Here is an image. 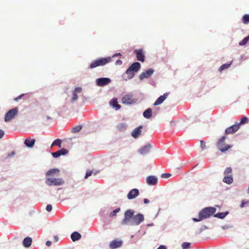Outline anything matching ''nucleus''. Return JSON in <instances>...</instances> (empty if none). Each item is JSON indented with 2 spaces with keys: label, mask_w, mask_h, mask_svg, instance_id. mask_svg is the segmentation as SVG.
Segmentation results:
<instances>
[{
  "label": "nucleus",
  "mask_w": 249,
  "mask_h": 249,
  "mask_svg": "<svg viewBox=\"0 0 249 249\" xmlns=\"http://www.w3.org/2000/svg\"><path fill=\"white\" fill-rule=\"evenodd\" d=\"M216 212V209L214 207H207L203 209L199 213L198 218H193V220L195 222H199L203 219L209 218L212 216Z\"/></svg>",
  "instance_id": "nucleus-1"
},
{
  "label": "nucleus",
  "mask_w": 249,
  "mask_h": 249,
  "mask_svg": "<svg viewBox=\"0 0 249 249\" xmlns=\"http://www.w3.org/2000/svg\"><path fill=\"white\" fill-rule=\"evenodd\" d=\"M141 68V64L139 62L133 63L126 71L125 73L127 75L128 79L132 78L135 73L138 72Z\"/></svg>",
  "instance_id": "nucleus-2"
},
{
  "label": "nucleus",
  "mask_w": 249,
  "mask_h": 249,
  "mask_svg": "<svg viewBox=\"0 0 249 249\" xmlns=\"http://www.w3.org/2000/svg\"><path fill=\"white\" fill-rule=\"evenodd\" d=\"M111 60V58L110 57L96 59L91 63L89 66V68L93 69L98 66H104L110 62Z\"/></svg>",
  "instance_id": "nucleus-3"
},
{
  "label": "nucleus",
  "mask_w": 249,
  "mask_h": 249,
  "mask_svg": "<svg viewBox=\"0 0 249 249\" xmlns=\"http://www.w3.org/2000/svg\"><path fill=\"white\" fill-rule=\"evenodd\" d=\"M225 139L226 137L223 136L218 140L216 143V146L218 149L222 153L226 152L228 149L232 147L231 145L226 144L225 142Z\"/></svg>",
  "instance_id": "nucleus-4"
},
{
  "label": "nucleus",
  "mask_w": 249,
  "mask_h": 249,
  "mask_svg": "<svg viewBox=\"0 0 249 249\" xmlns=\"http://www.w3.org/2000/svg\"><path fill=\"white\" fill-rule=\"evenodd\" d=\"M45 183L49 186H58L63 184L64 181L62 178H47Z\"/></svg>",
  "instance_id": "nucleus-5"
},
{
  "label": "nucleus",
  "mask_w": 249,
  "mask_h": 249,
  "mask_svg": "<svg viewBox=\"0 0 249 249\" xmlns=\"http://www.w3.org/2000/svg\"><path fill=\"white\" fill-rule=\"evenodd\" d=\"M18 113V108L17 107L9 110L5 116L4 121L6 122L11 121L17 115Z\"/></svg>",
  "instance_id": "nucleus-6"
},
{
  "label": "nucleus",
  "mask_w": 249,
  "mask_h": 249,
  "mask_svg": "<svg viewBox=\"0 0 249 249\" xmlns=\"http://www.w3.org/2000/svg\"><path fill=\"white\" fill-rule=\"evenodd\" d=\"M137 100L133 97L131 94H126L122 99V103L126 105H131L137 102Z\"/></svg>",
  "instance_id": "nucleus-7"
},
{
  "label": "nucleus",
  "mask_w": 249,
  "mask_h": 249,
  "mask_svg": "<svg viewBox=\"0 0 249 249\" xmlns=\"http://www.w3.org/2000/svg\"><path fill=\"white\" fill-rule=\"evenodd\" d=\"M144 220L143 214L139 213L134 215L130 222L131 225H138Z\"/></svg>",
  "instance_id": "nucleus-8"
},
{
  "label": "nucleus",
  "mask_w": 249,
  "mask_h": 249,
  "mask_svg": "<svg viewBox=\"0 0 249 249\" xmlns=\"http://www.w3.org/2000/svg\"><path fill=\"white\" fill-rule=\"evenodd\" d=\"M134 212L133 211L128 210H127L124 213V218L122 222L123 225H127L129 222L130 223V219H132L133 217Z\"/></svg>",
  "instance_id": "nucleus-9"
},
{
  "label": "nucleus",
  "mask_w": 249,
  "mask_h": 249,
  "mask_svg": "<svg viewBox=\"0 0 249 249\" xmlns=\"http://www.w3.org/2000/svg\"><path fill=\"white\" fill-rule=\"evenodd\" d=\"M111 82L109 78H100L96 80V85L99 87H103L108 85Z\"/></svg>",
  "instance_id": "nucleus-10"
},
{
  "label": "nucleus",
  "mask_w": 249,
  "mask_h": 249,
  "mask_svg": "<svg viewBox=\"0 0 249 249\" xmlns=\"http://www.w3.org/2000/svg\"><path fill=\"white\" fill-rule=\"evenodd\" d=\"M136 54L137 59L141 62H144L145 60L144 53L142 49L136 50L135 51Z\"/></svg>",
  "instance_id": "nucleus-11"
},
{
  "label": "nucleus",
  "mask_w": 249,
  "mask_h": 249,
  "mask_svg": "<svg viewBox=\"0 0 249 249\" xmlns=\"http://www.w3.org/2000/svg\"><path fill=\"white\" fill-rule=\"evenodd\" d=\"M154 72V70L152 69H150L146 71L145 72H143L139 75V78L140 80H143L145 78H149Z\"/></svg>",
  "instance_id": "nucleus-12"
},
{
  "label": "nucleus",
  "mask_w": 249,
  "mask_h": 249,
  "mask_svg": "<svg viewBox=\"0 0 249 249\" xmlns=\"http://www.w3.org/2000/svg\"><path fill=\"white\" fill-rule=\"evenodd\" d=\"M123 245V242L121 240H114L109 244V248L111 249H115L121 247Z\"/></svg>",
  "instance_id": "nucleus-13"
},
{
  "label": "nucleus",
  "mask_w": 249,
  "mask_h": 249,
  "mask_svg": "<svg viewBox=\"0 0 249 249\" xmlns=\"http://www.w3.org/2000/svg\"><path fill=\"white\" fill-rule=\"evenodd\" d=\"M239 128V124H234L225 130V133L226 134H232L236 132Z\"/></svg>",
  "instance_id": "nucleus-14"
},
{
  "label": "nucleus",
  "mask_w": 249,
  "mask_h": 249,
  "mask_svg": "<svg viewBox=\"0 0 249 249\" xmlns=\"http://www.w3.org/2000/svg\"><path fill=\"white\" fill-rule=\"evenodd\" d=\"M151 148L152 145L150 143H148L144 145V146H143L139 150V152L140 154L142 155L147 154L150 152Z\"/></svg>",
  "instance_id": "nucleus-15"
},
{
  "label": "nucleus",
  "mask_w": 249,
  "mask_h": 249,
  "mask_svg": "<svg viewBox=\"0 0 249 249\" xmlns=\"http://www.w3.org/2000/svg\"><path fill=\"white\" fill-rule=\"evenodd\" d=\"M139 194V191L137 189H133L129 191L127 194V198L132 199L137 197Z\"/></svg>",
  "instance_id": "nucleus-16"
},
{
  "label": "nucleus",
  "mask_w": 249,
  "mask_h": 249,
  "mask_svg": "<svg viewBox=\"0 0 249 249\" xmlns=\"http://www.w3.org/2000/svg\"><path fill=\"white\" fill-rule=\"evenodd\" d=\"M157 182L158 178L155 176H150L146 178V182L149 185H154Z\"/></svg>",
  "instance_id": "nucleus-17"
},
{
  "label": "nucleus",
  "mask_w": 249,
  "mask_h": 249,
  "mask_svg": "<svg viewBox=\"0 0 249 249\" xmlns=\"http://www.w3.org/2000/svg\"><path fill=\"white\" fill-rule=\"evenodd\" d=\"M68 153V151L64 148H62L60 150L57 151L56 152L52 153V156L54 158H58L61 155H65Z\"/></svg>",
  "instance_id": "nucleus-18"
},
{
  "label": "nucleus",
  "mask_w": 249,
  "mask_h": 249,
  "mask_svg": "<svg viewBox=\"0 0 249 249\" xmlns=\"http://www.w3.org/2000/svg\"><path fill=\"white\" fill-rule=\"evenodd\" d=\"M82 91V89L81 87L76 88L74 91L73 92L72 97L71 98V102H74L78 99L77 93H81Z\"/></svg>",
  "instance_id": "nucleus-19"
},
{
  "label": "nucleus",
  "mask_w": 249,
  "mask_h": 249,
  "mask_svg": "<svg viewBox=\"0 0 249 249\" xmlns=\"http://www.w3.org/2000/svg\"><path fill=\"white\" fill-rule=\"evenodd\" d=\"M168 93L166 92L163 95L160 96L154 104V106H157L161 104L167 97Z\"/></svg>",
  "instance_id": "nucleus-20"
},
{
  "label": "nucleus",
  "mask_w": 249,
  "mask_h": 249,
  "mask_svg": "<svg viewBox=\"0 0 249 249\" xmlns=\"http://www.w3.org/2000/svg\"><path fill=\"white\" fill-rule=\"evenodd\" d=\"M142 128V126H139V127L134 129V130L132 132L131 135L134 138H138L139 135L141 134Z\"/></svg>",
  "instance_id": "nucleus-21"
},
{
  "label": "nucleus",
  "mask_w": 249,
  "mask_h": 249,
  "mask_svg": "<svg viewBox=\"0 0 249 249\" xmlns=\"http://www.w3.org/2000/svg\"><path fill=\"white\" fill-rule=\"evenodd\" d=\"M36 140L34 139L28 138L25 139L24 141L25 145L28 147H33L35 144Z\"/></svg>",
  "instance_id": "nucleus-22"
},
{
  "label": "nucleus",
  "mask_w": 249,
  "mask_h": 249,
  "mask_svg": "<svg viewBox=\"0 0 249 249\" xmlns=\"http://www.w3.org/2000/svg\"><path fill=\"white\" fill-rule=\"evenodd\" d=\"M32 243V239L30 237L25 238L23 241V245L25 248L29 247Z\"/></svg>",
  "instance_id": "nucleus-23"
},
{
  "label": "nucleus",
  "mask_w": 249,
  "mask_h": 249,
  "mask_svg": "<svg viewBox=\"0 0 249 249\" xmlns=\"http://www.w3.org/2000/svg\"><path fill=\"white\" fill-rule=\"evenodd\" d=\"M223 181L228 184H230L233 182V178L231 175H225L223 178Z\"/></svg>",
  "instance_id": "nucleus-24"
},
{
  "label": "nucleus",
  "mask_w": 249,
  "mask_h": 249,
  "mask_svg": "<svg viewBox=\"0 0 249 249\" xmlns=\"http://www.w3.org/2000/svg\"><path fill=\"white\" fill-rule=\"evenodd\" d=\"M71 240L74 242L79 240L81 238V234L76 231L73 232L71 236Z\"/></svg>",
  "instance_id": "nucleus-25"
},
{
  "label": "nucleus",
  "mask_w": 249,
  "mask_h": 249,
  "mask_svg": "<svg viewBox=\"0 0 249 249\" xmlns=\"http://www.w3.org/2000/svg\"><path fill=\"white\" fill-rule=\"evenodd\" d=\"M59 173V170L58 169H52L48 171H47L46 173V175L47 176H53L55 174H58Z\"/></svg>",
  "instance_id": "nucleus-26"
},
{
  "label": "nucleus",
  "mask_w": 249,
  "mask_h": 249,
  "mask_svg": "<svg viewBox=\"0 0 249 249\" xmlns=\"http://www.w3.org/2000/svg\"><path fill=\"white\" fill-rule=\"evenodd\" d=\"M112 107L115 108L116 110H118L121 108V106L118 104L116 99H113L110 102Z\"/></svg>",
  "instance_id": "nucleus-27"
},
{
  "label": "nucleus",
  "mask_w": 249,
  "mask_h": 249,
  "mask_svg": "<svg viewBox=\"0 0 249 249\" xmlns=\"http://www.w3.org/2000/svg\"><path fill=\"white\" fill-rule=\"evenodd\" d=\"M143 115L147 119L150 118L152 116V109L150 108L147 109L143 113Z\"/></svg>",
  "instance_id": "nucleus-28"
},
{
  "label": "nucleus",
  "mask_w": 249,
  "mask_h": 249,
  "mask_svg": "<svg viewBox=\"0 0 249 249\" xmlns=\"http://www.w3.org/2000/svg\"><path fill=\"white\" fill-rule=\"evenodd\" d=\"M228 212L219 213L214 215V216L218 218L223 219L228 214Z\"/></svg>",
  "instance_id": "nucleus-29"
},
{
  "label": "nucleus",
  "mask_w": 249,
  "mask_h": 249,
  "mask_svg": "<svg viewBox=\"0 0 249 249\" xmlns=\"http://www.w3.org/2000/svg\"><path fill=\"white\" fill-rule=\"evenodd\" d=\"M82 128V126L81 125H76L72 128L71 131L74 133H77V132H79L81 130Z\"/></svg>",
  "instance_id": "nucleus-30"
},
{
  "label": "nucleus",
  "mask_w": 249,
  "mask_h": 249,
  "mask_svg": "<svg viewBox=\"0 0 249 249\" xmlns=\"http://www.w3.org/2000/svg\"><path fill=\"white\" fill-rule=\"evenodd\" d=\"M52 118L51 117H50V116L47 115L46 116L42 117V122L44 124H47L48 121L50 120H52Z\"/></svg>",
  "instance_id": "nucleus-31"
},
{
  "label": "nucleus",
  "mask_w": 249,
  "mask_h": 249,
  "mask_svg": "<svg viewBox=\"0 0 249 249\" xmlns=\"http://www.w3.org/2000/svg\"><path fill=\"white\" fill-rule=\"evenodd\" d=\"M242 22L244 24H248L249 23V15L246 14L243 16L242 18Z\"/></svg>",
  "instance_id": "nucleus-32"
},
{
  "label": "nucleus",
  "mask_w": 249,
  "mask_h": 249,
  "mask_svg": "<svg viewBox=\"0 0 249 249\" xmlns=\"http://www.w3.org/2000/svg\"><path fill=\"white\" fill-rule=\"evenodd\" d=\"M231 63L229 64H223L222 66H220V67L219 68V71H222L223 70L228 69L230 66Z\"/></svg>",
  "instance_id": "nucleus-33"
},
{
  "label": "nucleus",
  "mask_w": 249,
  "mask_h": 249,
  "mask_svg": "<svg viewBox=\"0 0 249 249\" xmlns=\"http://www.w3.org/2000/svg\"><path fill=\"white\" fill-rule=\"evenodd\" d=\"M61 141L60 139H56L55 141H53L52 144V146H53L54 145H57L59 147H61Z\"/></svg>",
  "instance_id": "nucleus-34"
},
{
  "label": "nucleus",
  "mask_w": 249,
  "mask_h": 249,
  "mask_svg": "<svg viewBox=\"0 0 249 249\" xmlns=\"http://www.w3.org/2000/svg\"><path fill=\"white\" fill-rule=\"evenodd\" d=\"M248 122H249V119H248V118L246 117H243L241 119L240 123L237 124H239V126H240L241 124H245L248 123Z\"/></svg>",
  "instance_id": "nucleus-35"
},
{
  "label": "nucleus",
  "mask_w": 249,
  "mask_h": 249,
  "mask_svg": "<svg viewBox=\"0 0 249 249\" xmlns=\"http://www.w3.org/2000/svg\"><path fill=\"white\" fill-rule=\"evenodd\" d=\"M126 126L125 124L121 123L118 125L117 127L120 131H123L125 129Z\"/></svg>",
  "instance_id": "nucleus-36"
},
{
  "label": "nucleus",
  "mask_w": 249,
  "mask_h": 249,
  "mask_svg": "<svg viewBox=\"0 0 249 249\" xmlns=\"http://www.w3.org/2000/svg\"><path fill=\"white\" fill-rule=\"evenodd\" d=\"M249 40V35L247 37L244 38L242 41H241L239 42V45H241V46L247 44V43L248 42Z\"/></svg>",
  "instance_id": "nucleus-37"
},
{
  "label": "nucleus",
  "mask_w": 249,
  "mask_h": 249,
  "mask_svg": "<svg viewBox=\"0 0 249 249\" xmlns=\"http://www.w3.org/2000/svg\"><path fill=\"white\" fill-rule=\"evenodd\" d=\"M232 169L231 167H227L224 171V175H230L232 172Z\"/></svg>",
  "instance_id": "nucleus-38"
},
{
  "label": "nucleus",
  "mask_w": 249,
  "mask_h": 249,
  "mask_svg": "<svg viewBox=\"0 0 249 249\" xmlns=\"http://www.w3.org/2000/svg\"><path fill=\"white\" fill-rule=\"evenodd\" d=\"M120 210V208H117L115 210H114L113 212H111L109 214L110 217H113L116 215V213L119 212Z\"/></svg>",
  "instance_id": "nucleus-39"
},
{
  "label": "nucleus",
  "mask_w": 249,
  "mask_h": 249,
  "mask_svg": "<svg viewBox=\"0 0 249 249\" xmlns=\"http://www.w3.org/2000/svg\"><path fill=\"white\" fill-rule=\"evenodd\" d=\"M190 243L188 242H184L182 244V248L183 249H187L190 248Z\"/></svg>",
  "instance_id": "nucleus-40"
},
{
  "label": "nucleus",
  "mask_w": 249,
  "mask_h": 249,
  "mask_svg": "<svg viewBox=\"0 0 249 249\" xmlns=\"http://www.w3.org/2000/svg\"><path fill=\"white\" fill-rule=\"evenodd\" d=\"M93 173V172L91 170H88L87 171V173H86V174L85 175V178H88L89 176H90Z\"/></svg>",
  "instance_id": "nucleus-41"
},
{
  "label": "nucleus",
  "mask_w": 249,
  "mask_h": 249,
  "mask_svg": "<svg viewBox=\"0 0 249 249\" xmlns=\"http://www.w3.org/2000/svg\"><path fill=\"white\" fill-rule=\"evenodd\" d=\"M171 174L169 173H163L161 174V177L162 178H168L171 177Z\"/></svg>",
  "instance_id": "nucleus-42"
},
{
  "label": "nucleus",
  "mask_w": 249,
  "mask_h": 249,
  "mask_svg": "<svg viewBox=\"0 0 249 249\" xmlns=\"http://www.w3.org/2000/svg\"><path fill=\"white\" fill-rule=\"evenodd\" d=\"M200 147L202 149L206 147V143L203 141H200Z\"/></svg>",
  "instance_id": "nucleus-43"
},
{
  "label": "nucleus",
  "mask_w": 249,
  "mask_h": 249,
  "mask_svg": "<svg viewBox=\"0 0 249 249\" xmlns=\"http://www.w3.org/2000/svg\"><path fill=\"white\" fill-rule=\"evenodd\" d=\"M25 95V94H22L20 95L19 96H18L17 97L15 98L14 99V100L15 101H18L19 100L21 99L23 96H24Z\"/></svg>",
  "instance_id": "nucleus-44"
},
{
  "label": "nucleus",
  "mask_w": 249,
  "mask_h": 249,
  "mask_svg": "<svg viewBox=\"0 0 249 249\" xmlns=\"http://www.w3.org/2000/svg\"><path fill=\"white\" fill-rule=\"evenodd\" d=\"M46 210L48 212H51L52 210V206L50 204H48L46 206Z\"/></svg>",
  "instance_id": "nucleus-45"
},
{
  "label": "nucleus",
  "mask_w": 249,
  "mask_h": 249,
  "mask_svg": "<svg viewBox=\"0 0 249 249\" xmlns=\"http://www.w3.org/2000/svg\"><path fill=\"white\" fill-rule=\"evenodd\" d=\"M122 64V61L121 60H118L115 62V64L116 65H121Z\"/></svg>",
  "instance_id": "nucleus-46"
},
{
  "label": "nucleus",
  "mask_w": 249,
  "mask_h": 249,
  "mask_svg": "<svg viewBox=\"0 0 249 249\" xmlns=\"http://www.w3.org/2000/svg\"><path fill=\"white\" fill-rule=\"evenodd\" d=\"M4 135V132L3 130L0 129V139L3 137Z\"/></svg>",
  "instance_id": "nucleus-47"
},
{
  "label": "nucleus",
  "mask_w": 249,
  "mask_h": 249,
  "mask_svg": "<svg viewBox=\"0 0 249 249\" xmlns=\"http://www.w3.org/2000/svg\"><path fill=\"white\" fill-rule=\"evenodd\" d=\"M157 249H167V248L164 245H160Z\"/></svg>",
  "instance_id": "nucleus-48"
},
{
  "label": "nucleus",
  "mask_w": 249,
  "mask_h": 249,
  "mask_svg": "<svg viewBox=\"0 0 249 249\" xmlns=\"http://www.w3.org/2000/svg\"><path fill=\"white\" fill-rule=\"evenodd\" d=\"M247 202L242 201L241 204V205H240V207L241 208H243L244 207L245 205L246 204H247Z\"/></svg>",
  "instance_id": "nucleus-49"
},
{
  "label": "nucleus",
  "mask_w": 249,
  "mask_h": 249,
  "mask_svg": "<svg viewBox=\"0 0 249 249\" xmlns=\"http://www.w3.org/2000/svg\"><path fill=\"white\" fill-rule=\"evenodd\" d=\"M46 246L50 247L52 245V242L50 241H48L46 243Z\"/></svg>",
  "instance_id": "nucleus-50"
},
{
  "label": "nucleus",
  "mask_w": 249,
  "mask_h": 249,
  "mask_svg": "<svg viewBox=\"0 0 249 249\" xmlns=\"http://www.w3.org/2000/svg\"><path fill=\"white\" fill-rule=\"evenodd\" d=\"M143 201L144 203L146 204L148 203L149 202V200L147 198H144Z\"/></svg>",
  "instance_id": "nucleus-51"
},
{
  "label": "nucleus",
  "mask_w": 249,
  "mask_h": 249,
  "mask_svg": "<svg viewBox=\"0 0 249 249\" xmlns=\"http://www.w3.org/2000/svg\"><path fill=\"white\" fill-rule=\"evenodd\" d=\"M54 239L55 240V241L56 242H57L58 240V237L57 236H54Z\"/></svg>",
  "instance_id": "nucleus-52"
},
{
  "label": "nucleus",
  "mask_w": 249,
  "mask_h": 249,
  "mask_svg": "<svg viewBox=\"0 0 249 249\" xmlns=\"http://www.w3.org/2000/svg\"><path fill=\"white\" fill-rule=\"evenodd\" d=\"M119 55H121V53H116L114 55H113L112 56L113 57H114V56H119Z\"/></svg>",
  "instance_id": "nucleus-53"
},
{
  "label": "nucleus",
  "mask_w": 249,
  "mask_h": 249,
  "mask_svg": "<svg viewBox=\"0 0 249 249\" xmlns=\"http://www.w3.org/2000/svg\"><path fill=\"white\" fill-rule=\"evenodd\" d=\"M48 108L51 107V106H50V105H49L48 106Z\"/></svg>",
  "instance_id": "nucleus-54"
}]
</instances>
